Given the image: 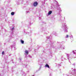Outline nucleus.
<instances>
[{
    "mask_svg": "<svg viewBox=\"0 0 76 76\" xmlns=\"http://www.w3.org/2000/svg\"><path fill=\"white\" fill-rule=\"evenodd\" d=\"M52 13V11H50L48 13V15H51Z\"/></svg>",
    "mask_w": 76,
    "mask_h": 76,
    "instance_id": "3",
    "label": "nucleus"
},
{
    "mask_svg": "<svg viewBox=\"0 0 76 76\" xmlns=\"http://www.w3.org/2000/svg\"><path fill=\"white\" fill-rule=\"evenodd\" d=\"M34 76V75H33V76Z\"/></svg>",
    "mask_w": 76,
    "mask_h": 76,
    "instance_id": "11",
    "label": "nucleus"
},
{
    "mask_svg": "<svg viewBox=\"0 0 76 76\" xmlns=\"http://www.w3.org/2000/svg\"><path fill=\"white\" fill-rule=\"evenodd\" d=\"M45 67H48V68H50V66L48 65V64H46L45 65Z\"/></svg>",
    "mask_w": 76,
    "mask_h": 76,
    "instance_id": "2",
    "label": "nucleus"
},
{
    "mask_svg": "<svg viewBox=\"0 0 76 76\" xmlns=\"http://www.w3.org/2000/svg\"><path fill=\"white\" fill-rule=\"evenodd\" d=\"M20 42L22 43V44H23L24 43V41L22 40V39L20 40Z\"/></svg>",
    "mask_w": 76,
    "mask_h": 76,
    "instance_id": "5",
    "label": "nucleus"
},
{
    "mask_svg": "<svg viewBox=\"0 0 76 76\" xmlns=\"http://www.w3.org/2000/svg\"><path fill=\"white\" fill-rule=\"evenodd\" d=\"M11 15H15V12H12L11 13Z\"/></svg>",
    "mask_w": 76,
    "mask_h": 76,
    "instance_id": "6",
    "label": "nucleus"
},
{
    "mask_svg": "<svg viewBox=\"0 0 76 76\" xmlns=\"http://www.w3.org/2000/svg\"><path fill=\"white\" fill-rule=\"evenodd\" d=\"M4 51H3L2 52V54L3 55H4Z\"/></svg>",
    "mask_w": 76,
    "mask_h": 76,
    "instance_id": "9",
    "label": "nucleus"
},
{
    "mask_svg": "<svg viewBox=\"0 0 76 76\" xmlns=\"http://www.w3.org/2000/svg\"><path fill=\"white\" fill-rule=\"evenodd\" d=\"M13 29H14V27H13V28H12V30H13Z\"/></svg>",
    "mask_w": 76,
    "mask_h": 76,
    "instance_id": "10",
    "label": "nucleus"
},
{
    "mask_svg": "<svg viewBox=\"0 0 76 76\" xmlns=\"http://www.w3.org/2000/svg\"><path fill=\"white\" fill-rule=\"evenodd\" d=\"M69 37V35H66V38H67Z\"/></svg>",
    "mask_w": 76,
    "mask_h": 76,
    "instance_id": "8",
    "label": "nucleus"
},
{
    "mask_svg": "<svg viewBox=\"0 0 76 76\" xmlns=\"http://www.w3.org/2000/svg\"><path fill=\"white\" fill-rule=\"evenodd\" d=\"M38 2H37V1L35 2L34 4V6L35 7L36 6H37V5H38Z\"/></svg>",
    "mask_w": 76,
    "mask_h": 76,
    "instance_id": "1",
    "label": "nucleus"
},
{
    "mask_svg": "<svg viewBox=\"0 0 76 76\" xmlns=\"http://www.w3.org/2000/svg\"><path fill=\"white\" fill-rule=\"evenodd\" d=\"M25 52L26 54H28V51L27 50H26V51H25Z\"/></svg>",
    "mask_w": 76,
    "mask_h": 76,
    "instance_id": "4",
    "label": "nucleus"
},
{
    "mask_svg": "<svg viewBox=\"0 0 76 76\" xmlns=\"http://www.w3.org/2000/svg\"><path fill=\"white\" fill-rule=\"evenodd\" d=\"M71 41H73V37H72L71 38Z\"/></svg>",
    "mask_w": 76,
    "mask_h": 76,
    "instance_id": "7",
    "label": "nucleus"
},
{
    "mask_svg": "<svg viewBox=\"0 0 76 76\" xmlns=\"http://www.w3.org/2000/svg\"><path fill=\"white\" fill-rule=\"evenodd\" d=\"M75 58H76V56H75Z\"/></svg>",
    "mask_w": 76,
    "mask_h": 76,
    "instance_id": "12",
    "label": "nucleus"
}]
</instances>
